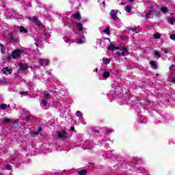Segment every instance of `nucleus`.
I'll return each mask as SVG.
<instances>
[{"label": "nucleus", "instance_id": "f257e3e1", "mask_svg": "<svg viewBox=\"0 0 175 175\" xmlns=\"http://www.w3.org/2000/svg\"><path fill=\"white\" fill-rule=\"evenodd\" d=\"M170 75L168 77L169 81H171V83H173V84H175V66L174 64H172L170 67Z\"/></svg>", "mask_w": 175, "mask_h": 175}, {"label": "nucleus", "instance_id": "f03ea898", "mask_svg": "<svg viewBox=\"0 0 175 175\" xmlns=\"http://www.w3.org/2000/svg\"><path fill=\"white\" fill-rule=\"evenodd\" d=\"M55 134L58 139H68L69 137V133H68V132H66L65 130H62L60 131H56Z\"/></svg>", "mask_w": 175, "mask_h": 175}, {"label": "nucleus", "instance_id": "7ed1b4c3", "mask_svg": "<svg viewBox=\"0 0 175 175\" xmlns=\"http://www.w3.org/2000/svg\"><path fill=\"white\" fill-rule=\"evenodd\" d=\"M23 53V51L21 49H15L12 52L11 55L10 57H12L14 59H18V58H21V54Z\"/></svg>", "mask_w": 175, "mask_h": 175}, {"label": "nucleus", "instance_id": "20e7f679", "mask_svg": "<svg viewBox=\"0 0 175 175\" xmlns=\"http://www.w3.org/2000/svg\"><path fill=\"white\" fill-rule=\"evenodd\" d=\"M31 23H33L35 25H37V27H40L41 28H44V26L43 25V23L38 18V16H33L31 19Z\"/></svg>", "mask_w": 175, "mask_h": 175}, {"label": "nucleus", "instance_id": "39448f33", "mask_svg": "<svg viewBox=\"0 0 175 175\" xmlns=\"http://www.w3.org/2000/svg\"><path fill=\"white\" fill-rule=\"evenodd\" d=\"M120 11L118 10H111V11L109 13L110 16L111 17L112 20L113 21H118V18L117 17V14Z\"/></svg>", "mask_w": 175, "mask_h": 175}, {"label": "nucleus", "instance_id": "423d86ee", "mask_svg": "<svg viewBox=\"0 0 175 175\" xmlns=\"http://www.w3.org/2000/svg\"><path fill=\"white\" fill-rule=\"evenodd\" d=\"M8 40H9L10 42H17V41H18L16 36H14V32H10L8 33Z\"/></svg>", "mask_w": 175, "mask_h": 175}, {"label": "nucleus", "instance_id": "0eeeda50", "mask_svg": "<svg viewBox=\"0 0 175 175\" xmlns=\"http://www.w3.org/2000/svg\"><path fill=\"white\" fill-rule=\"evenodd\" d=\"M38 61L39 65H40V66H47V65H49V60H47V59H44L38 57Z\"/></svg>", "mask_w": 175, "mask_h": 175}, {"label": "nucleus", "instance_id": "6e6552de", "mask_svg": "<svg viewBox=\"0 0 175 175\" xmlns=\"http://www.w3.org/2000/svg\"><path fill=\"white\" fill-rule=\"evenodd\" d=\"M2 72L4 75H12V72H13V70L12 69H9L7 66L5 68H3Z\"/></svg>", "mask_w": 175, "mask_h": 175}, {"label": "nucleus", "instance_id": "1a4fd4ad", "mask_svg": "<svg viewBox=\"0 0 175 175\" xmlns=\"http://www.w3.org/2000/svg\"><path fill=\"white\" fill-rule=\"evenodd\" d=\"M18 66L19 67L20 70H27V69H28V66L21 62L18 64Z\"/></svg>", "mask_w": 175, "mask_h": 175}, {"label": "nucleus", "instance_id": "9d476101", "mask_svg": "<svg viewBox=\"0 0 175 175\" xmlns=\"http://www.w3.org/2000/svg\"><path fill=\"white\" fill-rule=\"evenodd\" d=\"M75 25L77 28H78L79 32H83L84 29L83 28V24L81 23H75Z\"/></svg>", "mask_w": 175, "mask_h": 175}, {"label": "nucleus", "instance_id": "9b49d317", "mask_svg": "<svg viewBox=\"0 0 175 175\" xmlns=\"http://www.w3.org/2000/svg\"><path fill=\"white\" fill-rule=\"evenodd\" d=\"M150 65L151 68L153 69H158V64H157V62L154 60L150 61Z\"/></svg>", "mask_w": 175, "mask_h": 175}, {"label": "nucleus", "instance_id": "f8f14e48", "mask_svg": "<svg viewBox=\"0 0 175 175\" xmlns=\"http://www.w3.org/2000/svg\"><path fill=\"white\" fill-rule=\"evenodd\" d=\"M19 32H21V33H28V29L21 25L20 26Z\"/></svg>", "mask_w": 175, "mask_h": 175}, {"label": "nucleus", "instance_id": "ddd939ff", "mask_svg": "<svg viewBox=\"0 0 175 175\" xmlns=\"http://www.w3.org/2000/svg\"><path fill=\"white\" fill-rule=\"evenodd\" d=\"M74 18H75V20H81V15H80V12L77 11L74 14Z\"/></svg>", "mask_w": 175, "mask_h": 175}, {"label": "nucleus", "instance_id": "4468645a", "mask_svg": "<svg viewBox=\"0 0 175 175\" xmlns=\"http://www.w3.org/2000/svg\"><path fill=\"white\" fill-rule=\"evenodd\" d=\"M103 77H104V79H109V77H110V72H104L103 74Z\"/></svg>", "mask_w": 175, "mask_h": 175}, {"label": "nucleus", "instance_id": "2eb2a0df", "mask_svg": "<svg viewBox=\"0 0 175 175\" xmlns=\"http://www.w3.org/2000/svg\"><path fill=\"white\" fill-rule=\"evenodd\" d=\"M87 173H88V171H87L86 169L81 170L78 172L79 175H86Z\"/></svg>", "mask_w": 175, "mask_h": 175}, {"label": "nucleus", "instance_id": "dca6fc26", "mask_svg": "<svg viewBox=\"0 0 175 175\" xmlns=\"http://www.w3.org/2000/svg\"><path fill=\"white\" fill-rule=\"evenodd\" d=\"M12 120H10V118H5L2 120V122L3 124H9V122H10Z\"/></svg>", "mask_w": 175, "mask_h": 175}, {"label": "nucleus", "instance_id": "f3484780", "mask_svg": "<svg viewBox=\"0 0 175 175\" xmlns=\"http://www.w3.org/2000/svg\"><path fill=\"white\" fill-rule=\"evenodd\" d=\"M103 63H104L105 65H109V62H111V59H103Z\"/></svg>", "mask_w": 175, "mask_h": 175}, {"label": "nucleus", "instance_id": "a211bd4d", "mask_svg": "<svg viewBox=\"0 0 175 175\" xmlns=\"http://www.w3.org/2000/svg\"><path fill=\"white\" fill-rule=\"evenodd\" d=\"M115 46L113 44H111L107 48V50H108V51H111V50H114Z\"/></svg>", "mask_w": 175, "mask_h": 175}, {"label": "nucleus", "instance_id": "6ab92c4d", "mask_svg": "<svg viewBox=\"0 0 175 175\" xmlns=\"http://www.w3.org/2000/svg\"><path fill=\"white\" fill-rule=\"evenodd\" d=\"M125 10H126V12H127V13H129L132 10V6L126 5L125 7Z\"/></svg>", "mask_w": 175, "mask_h": 175}, {"label": "nucleus", "instance_id": "aec40b11", "mask_svg": "<svg viewBox=\"0 0 175 175\" xmlns=\"http://www.w3.org/2000/svg\"><path fill=\"white\" fill-rule=\"evenodd\" d=\"M103 32L107 35H110V27H107L105 29L103 30Z\"/></svg>", "mask_w": 175, "mask_h": 175}, {"label": "nucleus", "instance_id": "412c9836", "mask_svg": "<svg viewBox=\"0 0 175 175\" xmlns=\"http://www.w3.org/2000/svg\"><path fill=\"white\" fill-rule=\"evenodd\" d=\"M154 57H157V58H160L161 57V53H159V52L157 50L154 51Z\"/></svg>", "mask_w": 175, "mask_h": 175}, {"label": "nucleus", "instance_id": "4be33fe9", "mask_svg": "<svg viewBox=\"0 0 175 175\" xmlns=\"http://www.w3.org/2000/svg\"><path fill=\"white\" fill-rule=\"evenodd\" d=\"M152 14V10H149L148 13L146 14V18H150V16Z\"/></svg>", "mask_w": 175, "mask_h": 175}, {"label": "nucleus", "instance_id": "5701e85b", "mask_svg": "<svg viewBox=\"0 0 175 175\" xmlns=\"http://www.w3.org/2000/svg\"><path fill=\"white\" fill-rule=\"evenodd\" d=\"M29 133L30 135H31V136L35 137V136H38V135H39V131H37V132L30 131Z\"/></svg>", "mask_w": 175, "mask_h": 175}, {"label": "nucleus", "instance_id": "b1692460", "mask_svg": "<svg viewBox=\"0 0 175 175\" xmlns=\"http://www.w3.org/2000/svg\"><path fill=\"white\" fill-rule=\"evenodd\" d=\"M65 42L66 43H70V42L73 43V40H70V38H69L68 37H66Z\"/></svg>", "mask_w": 175, "mask_h": 175}, {"label": "nucleus", "instance_id": "393cba45", "mask_svg": "<svg viewBox=\"0 0 175 175\" xmlns=\"http://www.w3.org/2000/svg\"><path fill=\"white\" fill-rule=\"evenodd\" d=\"M105 133H107V135H110V133H113V130L110 129H105Z\"/></svg>", "mask_w": 175, "mask_h": 175}, {"label": "nucleus", "instance_id": "a878e982", "mask_svg": "<svg viewBox=\"0 0 175 175\" xmlns=\"http://www.w3.org/2000/svg\"><path fill=\"white\" fill-rule=\"evenodd\" d=\"M154 39H159L161 38V34L160 33H154L153 35Z\"/></svg>", "mask_w": 175, "mask_h": 175}, {"label": "nucleus", "instance_id": "bb28decb", "mask_svg": "<svg viewBox=\"0 0 175 175\" xmlns=\"http://www.w3.org/2000/svg\"><path fill=\"white\" fill-rule=\"evenodd\" d=\"M42 105L44 107H46L47 106V100L46 99L42 100Z\"/></svg>", "mask_w": 175, "mask_h": 175}, {"label": "nucleus", "instance_id": "cd10ccee", "mask_svg": "<svg viewBox=\"0 0 175 175\" xmlns=\"http://www.w3.org/2000/svg\"><path fill=\"white\" fill-rule=\"evenodd\" d=\"M76 116H77V117H83V113L80 111H77V112H76Z\"/></svg>", "mask_w": 175, "mask_h": 175}, {"label": "nucleus", "instance_id": "c85d7f7f", "mask_svg": "<svg viewBox=\"0 0 175 175\" xmlns=\"http://www.w3.org/2000/svg\"><path fill=\"white\" fill-rule=\"evenodd\" d=\"M44 99H49L50 98V93H44Z\"/></svg>", "mask_w": 175, "mask_h": 175}, {"label": "nucleus", "instance_id": "c756f323", "mask_svg": "<svg viewBox=\"0 0 175 175\" xmlns=\"http://www.w3.org/2000/svg\"><path fill=\"white\" fill-rule=\"evenodd\" d=\"M6 107H7V105H6V104H1V105H0V109H1L2 110H5V109H6Z\"/></svg>", "mask_w": 175, "mask_h": 175}, {"label": "nucleus", "instance_id": "7c9ffc66", "mask_svg": "<svg viewBox=\"0 0 175 175\" xmlns=\"http://www.w3.org/2000/svg\"><path fill=\"white\" fill-rule=\"evenodd\" d=\"M5 169L6 170H12V165L10 164L5 165Z\"/></svg>", "mask_w": 175, "mask_h": 175}, {"label": "nucleus", "instance_id": "2f4dec72", "mask_svg": "<svg viewBox=\"0 0 175 175\" xmlns=\"http://www.w3.org/2000/svg\"><path fill=\"white\" fill-rule=\"evenodd\" d=\"M25 121H27V122L31 121V115L26 116Z\"/></svg>", "mask_w": 175, "mask_h": 175}, {"label": "nucleus", "instance_id": "473e14b6", "mask_svg": "<svg viewBox=\"0 0 175 175\" xmlns=\"http://www.w3.org/2000/svg\"><path fill=\"white\" fill-rule=\"evenodd\" d=\"M161 12L162 13H166V12H167V8L166 7L161 8Z\"/></svg>", "mask_w": 175, "mask_h": 175}, {"label": "nucleus", "instance_id": "72a5a7b5", "mask_svg": "<svg viewBox=\"0 0 175 175\" xmlns=\"http://www.w3.org/2000/svg\"><path fill=\"white\" fill-rule=\"evenodd\" d=\"M174 18H171L170 19V24L172 25H174Z\"/></svg>", "mask_w": 175, "mask_h": 175}, {"label": "nucleus", "instance_id": "f704fd0d", "mask_svg": "<svg viewBox=\"0 0 175 175\" xmlns=\"http://www.w3.org/2000/svg\"><path fill=\"white\" fill-rule=\"evenodd\" d=\"M19 94L21 95H24L25 96H27V95H28V92H21Z\"/></svg>", "mask_w": 175, "mask_h": 175}, {"label": "nucleus", "instance_id": "c9c22d12", "mask_svg": "<svg viewBox=\"0 0 175 175\" xmlns=\"http://www.w3.org/2000/svg\"><path fill=\"white\" fill-rule=\"evenodd\" d=\"M12 126H18V122L14 121V122L12 123Z\"/></svg>", "mask_w": 175, "mask_h": 175}, {"label": "nucleus", "instance_id": "e433bc0d", "mask_svg": "<svg viewBox=\"0 0 175 175\" xmlns=\"http://www.w3.org/2000/svg\"><path fill=\"white\" fill-rule=\"evenodd\" d=\"M120 50H122L123 52L128 53V48L126 47H122Z\"/></svg>", "mask_w": 175, "mask_h": 175}, {"label": "nucleus", "instance_id": "4c0bfd02", "mask_svg": "<svg viewBox=\"0 0 175 175\" xmlns=\"http://www.w3.org/2000/svg\"><path fill=\"white\" fill-rule=\"evenodd\" d=\"M43 35H44V36H46L47 38H50V33L44 32Z\"/></svg>", "mask_w": 175, "mask_h": 175}, {"label": "nucleus", "instance_id": "58836bf2", "mask_svg": "<svg viewBox=\"0 0 175 175\" xmlns=\"http://www.w3.org/2000/svg\"><path fill=\"white\" fill-rule=\"evenodd\" d=\"M170 38L172 40H175V34L170 35Z\"/></svg>", "mask_w": 175, "mask_h": 175}, {"label": "nucleus", "instance_id": "ea45409f", "mask_svg": "<svg viewBox=\"0 0 175 175\" xmlns=\"http://www.w3.org/2000/svg\"><path fill=\"white\" fill-rule=\"evenodd\" d=\"M152 13H153V14H154V16H159V12H158L155 10H153Z\"/></svg>", "mask_w": 175, "mask_h": 175}, {"label": "nucleus", "instance_id": "a19ab883", "mask_svg": "<svg viewBox=\"0 0 175 175\" xmlns=\"http://www.w3.org/2000/svg\"><path fill=\"white\" fill-rule=\"evenodd\" d=\"M77 43H79V44H81V43H83V40L82 39H77Z\"/></svg>", "mask_w": 175, "mask_h": 175}, {"label": "nucleus", "instance_id": "79ce46f5", "mask_svg": "<svg viewBox=\"0 0 175 175\" xmlns=\"http://www.w3.org/2000/svg\"><path fill=\"white\" fill-rule=\"evenodd\" d=\"M128 53V52H123V51H122V52L121 53V55H122L123 57H126V55H127L126 53Z\"/></svg>", "mask_w": 175, "mask_h": 175}, {"label": "nucleus", "instance_id": "37998d69", "mask_svg": "<svg viewBox=\"0 0 175 175\" xmlns=\"http://www.w3.org/2000/svg\"><path fill=\"white\" fill-rule=\"evenodd\" d=\"M129 31H135V33H137V31H136V29H133V27L129 28Z\"/></svg>", "mask_w": 175, "mask_h": 175}, {"label": "nucleus", "instance_id": "c03bdc74", "mask_svg": "<svg viewBox=\"0 0 175 175\" xmlns=\"http://www.w3.org/2000/svg\"><path fill=\"white\" fill-rule=\"evenodd\" d=\"M114 50H121V47L115 46Z\"/></svg>", "mask_w": 175, "mask_h": 175}, {"label": "nucleus", "instance_id": "a18cd8bd", "mask_svg": "<svg viewBox=\"0 0 175 175\" xmlns=\"http://www.w3.org/2000/svg\"><path fill=\"white\" fill-rule=\"evenodd\" d=\"M116 54L117 55L118 57H120L121 55V52L118 51L116 53Z\"/></svg>", "mask_w": 175, "mask_h": 175}, {"label": "nucleus", "instance_id": "49530a36", "mask_svg": "<svg viewBox=\"0 0 175 175\" xmlns=\"http://www.w3.org/2000/svg\"><path fill=\"white\" fill-rule=\"evenodd\" d=\"M38 132H42V131H43V129L42 127H38Z\"/></svg>", "mask_w": 175, "mask_h": 175}, {"label": "nucleus", "instance_id": "de8ad7c7", "mask_svg": "<svg viewBox=\"0 0 175 175\" xmlns=\"http://www.w3.org/2000/svg\"><path fill=\"white\" fill-rule=\"evenodd\" d=\"M70 131H71V132H73V131H75V127L74 126H71L70 128Z\"/></svg>", "mask_w": 175, "mask_h": 175}, {"label": "nucleus", "instance_id": "09e8293b", "mask_svg": "<svg viewBox=\"0 0 175 175\" xmlns=\"http://www.w3.org/2000/svg\"><path fill=\"white\" fill-rule=\"evenodd\" d=\"M0 47H1V50H3V48H5V45L1 44Z\"/></svg>", "mask_w": 175, "mask_h": 175}, {"label": "nucleus", "instance_id": "8fccbe9b", "mask_svg": "<svg viewBox=\"0 0 175 175\" xmlns=\"http://www.w3.org/2000/svg\"><path fill=\"white\" fill-rule=\"evenodd\" d=\"M27 18H28L29 21H32V18L31 16H27Z\"/></svg>", "mask_w": 175, "mask_h": 175}, {"label": "nucleus", "instance_id": "3c124183", "mask_svg": "<svg viewBox=\"0 0 175 175\" xmlns=\"http://www.w3.org/2000/svg\"><path fill=\"white\" fill-rule=\"evenodd\" d=\"M94 133H99V130L93 131Z\"/></svg>", "mask_w": 175, "mask_h": 175}, {"label": "nucleus", "instance_id": "603ef678", "mask_svg": "<svg viewBox=\"0 0 175 175\" xmlns=\"http://www.w3.org/2000/svg\"><path fill=\"white\" fill-rule=\"evenodd\" d=\"M102 3L103 4V8H105V6H106V2L105 1H103Z\"/></svg>", "mask_w": 175, "mask_h": 175}, {"label": "nucleus", "instance_id": "864d4df0", "mask_svg": "<svg viewBox=\"0 0 175 175\" xmlns=\"http://www.w3.org/2000/svg\"><path fill=\"white\" fill-rule=\"evenodd\" d=\"M34 44H35L37 47H39V44H38V42H35Z\"/></svg>", "mask_w": 175, "mask_h": 175}, {"label": "nucleus", "instance_id": "5fc2aeb1", "mask_svg": "<svg viewBox=\"0 0 175 175\" xmlns=\"http://www.w3.org/2000/svg\"><path fill=\"white\" fill-rule=\"evenodd\" d=\"M105 39L107 40H109V42H110V38H105Z\"/></svg>", "mask_w": 175, "mask_h": 175}, {"label": "nucleus", "instance_id": "6e6d98bb", "mask_svg": "<svg viewBox=\"0 0 175 175\" xmlns=\"http://www.w3.org/2000/svg\"><path fill=\"white\" fill-rule=\"evenodd\" d=\"M3 81H0V84H3Z\"/></svg>", "mask_w": 175, "mask_h": 175}, {"label": "nucleus", "instance_id": "4d7b16f0", "mask_svg": "<svg viewBox=\"0 0 175 175\" xmlns=\"http://www.w3.org/2000/svg\"><path fill=\"white\" fill-rule=\"evenodd\" d=\"M95 71L97 72H98V68H96V69H95Z\"/></svg>", "mask_w": 175, "mask_h": 175}, {"label": "nucleus", "instance_id": "13d9d810", "mask_svg": "<svg viewBox=\"0 0 175 175\" xmlns=\"http://www.w3.org/2000/svg\"><path fill=\"white\" fill-rule=\"evenodd\" d=\"M120 5H124V3H123V2H122V3H120Z\"/></svg>", "mask_w": 175, "mask_h": 175}, {"label": "nucleus", "instance_id": "bf43d9fd", "mask_svg": "<svg viewBox=\"0 0 175 175\" xmlns=\"http://www.w3.org/2000/svg\"><path fill=\"white\" fill-rule=\"evenodd\" d=\"M130 2H133V0H130Z\"/></svg>", "mask_w": 175, "mask_h": 175}, {"label": "nucleus", "instance_id": "052dcab7", "mask_svg": "<svg viewBox=\"0 0 175 175\" xmlns=\"http://www.w3.org/2000/svg\"><path fill=\"white\" fill-rule=\"evenodd\" d=\"M8 109H9V108L10 107V105H8Z\"/></svg>", "mask_w": 175, "mask_h": 175}, {"label": "nucleus", "instance_id": "680f3d73", "mask_svg": "<svg viewBox=\"0 0 175 175\" xmlns=\"http://www.w3.org/2000/svg\"><path fill=\"white\" fill-rule=\"evenodd\" d=\"M157 76H159V74H157Z\"/></svg>", "mask_w": 175, "mask_h": 175}]
</instances>
